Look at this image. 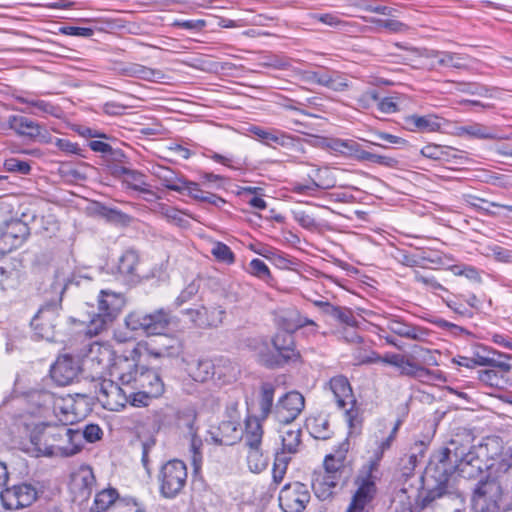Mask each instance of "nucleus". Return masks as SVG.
I'll list each match as a JSON object with an SVG mask.
<instances>
[{
	"instance_id": "obj_20",
	"label": "nucleus",
	"mask_w": 512,
	"mask_h": 512,
	"mask_svg": "<svg viewBox=\"0 0 512 512\" xmlns=\"http://www.w3.org/2000/svg\"><path fill=\"white\" fill-rule=\"evenodd\" d=\"M421 58V66L428 70H438L439 68L464 69L467 65L461 54L450 51L428 50L418 51Z\"/></svg>"
},
{
	"instance_id": "obj_13",
	"label": "nucleus",
	"mask_w": 512,
	"mask_h": 512,
	"mask_svg": "<svg viewBox=\"0 0 512 512\" xmlns=\"http://www.w3.org/2000/svg\"><path fill=\"white\" fill-rule=\"evenodd\" d=\"M377 476L368 472L358 470L354 478L355 492L346 512H369L368 506L377 494Z\"/></svg>"
},
{
	"instance_id": "obj_52",
	"label": "nucleus",
	"mask_w": 512,
	"mask_h": 512,
	"mask_svg": "<svg viewBox=\"0 0 512 512\" xmlns=\"http://www.w3.org/2000/svg\"><path fill=\"white\" fill-rule=\"evenodd\" d=\"M95 212L98 216L113 223H125L128 219L127 214L123 213L122 211L116 208L108 207L102 203H97L95 207Z\"/></svg>"
},
{
	"instance_id": "obj_7",
	"label": "nucleus",
	"mask_w": 512,
	"mask_h": 512,
	"mask_svg": "<svg viewBox=\"0 0 512 512\" xmlns=\"http://www.w3.org/2000/svg\"><path fill=\"white\" fill-rule=\"evenodd\" d=\"M273 350L269 348L266 340L262 341L258 350L259 362L269 369L280 368L290 362L297 361L300 353L296 350L294 335L285 331H278L271 339Z\"/></svg>"
},
{
	"instance_id": "obj_60",
	"label": "nucleus",
	"mask_w": 512,
	"mask_h": 512,
	"mask_svg": "<svg viewBox=\"0 0 512 512\" xmlns=\"http://www.w3.org/2000/svg\"><path fill=\"white\" fill-rule=\"evenodd\" d=\"M54 145L62 152L66 154H74L81 157H86L84 152L85 149L81 148L77 143H73L68 139L55 138Z\"/></svg>"
},
{
	"instance_id": "obj_61",
	"label": "nucleus",
	"mask_w": 512,
	"mask_h": 512,
	"mask_svg": "<svg viewBox=\"0 0 512 512\" xmlns=\"http://www.w3.org/2000/svg\"><path fill=\"white\" fill-rule=\"evenodd\" d=\"M452 272L457 276H464L467 279L480 283L482 281L479 270L471 265H455L451 268Z\"/></svg>"
},
{
	"instance_id": "obj_63",
	"label": "nucleus",
	"mask_w": 512,
	"mask_h": 512,
	"mask_svg": "<svg viewBox=\"0 0 512 512\" xmlns=\"http://www.w3.org/2000/svg\"><path fill=\"white\" fill-rule=\"evenodd\" d=\"M371 23L375 24L379 28H385L386 30L393 33L403 32L407 28L404 23L394 19L373 18Z\"/></svg>"
},
{
	"instance_id": "obj_8",
	"label": "nucleus",
	"mask_w": 512,
	"mask_h": 512,
	"mask_svg": "<svg viewBox=\"0 0 512 512\" xmlns=\"http://www.w3.org/2000/svg\"><path fill=\"white\" fill-rule=\"evenodd\" d=\"M97 312L93 313L85 325V333L89 336H96L110 325L119 315L125 305V297L110 289H103L98 295Z\"/></svg>"
},
{
	"instance_id": "obj_22",
	"label": "nucleus",
	"mask_w": 512,
	"mask_h": 512,
	"mask_svg": "<svg viewBox=\"0 0 512 512\" xmlns=\"http://www.w3.org/2000/svg\"><path fill=\"white\" fill-rule=\"evenodd\" d=\"M81 371L79 359L72 355L64 354L59 356L51 366L50 376L58 386H67L77 379Z\"/></svg>"
},
{
	"instance_id": "obj_10",
	"label": "nucleus",
	"mask_w": 512,
	"mask_h": 512,
	"mask_svg": "<svg viewBox=\"0 0 512 512\" xmlns=\"http://www.w3.org/2000/svg\"><path fill=\"white\" fill-rule=\"evenodd\" d=\"M327 146L335 153L359 162H369L390 168L395 167L398 163L393 157L365 149L363 145L353 139L333 138L329 140Z\"/></svg>"
},
{
	"instance_id": "obj_15",
	"label": "nucleus",
	"mask_w": 512,
	"mask_h": 512,
	"mask_svg": "<svg viewBox=\"0 0 512 512\" xmlns=\"http://www.w3.org/2000/svg\"><path fill=\"white\" fill-rule=\"evenodd\" d=\"M328 384L338 408L345 410L349 427H354L359 412L355 408L356 399L347 377L343 375L334 376Z\"/></svg>"
},
{
	"instance_id": "obj_40",
	"label": "nucleus",
	"mask_w": 512,
	"mask_h": 512,
	"mask_svg": "<svg viewBox=\"0 0 512 512\" xmlns=\"http://www.w3.org/2000/svg\"><path fill=\"white\" fill-rule=\"evenodd\" d=\"M122 498L123 497L119 496V493L115 488L109 487L103 489L96 494L94 503L90 507V512H105L112 505L117 511V502H119Z\"/></svg>"
},
{
	"instance_id": "obj_55",
	"label": "nucleus",
	"mask_w": 512,
	"mask_h": 512,
	"mask_svg": "<svg viewBox=\"0 0 512 512\" xmlns=\"http://www.w3.org/2000/svg\"><path fill=\"white\" fill-rule=\"evenodd\" d=\"M465 202L470 207L474 208L476 211H480L485 214H490V211L487 208H485L484 206H482L480 203H486L489 206L503 208L509 212H512V205H505V204H500L497 202H489L483 198H480V197H477L474 195H466Z\"/></svg>"
},
{
	"instance_id": "obj_64",
	"label": "nucleus",
	"mask_w": 512,
	"mask_h": 512,
	"mask_svg": "<svg viewBox=\"0 0 512 512\" xmlns=\"http://www.w3.org/2000/svg\"><path fill=\"white\" fill-rule=\"evenodd\" d=\"M249 267H250L251 274L262 279V280H267L268 278L271 277L269 267L261 259H258V258L253 259L250 262Z\"/></svg>"
},
{
	"instance_id": "obj_1",
	"label": "nucleus",
	"mask_w": 512,
	"mask_h": 512,
	"mask_svg": "<svg viewBox=\"0 0 512 512\" xmlns=\"http://www.w3.org/2000/svg\"><path fill=\"white\" fill-rule=\"evenodd\" d=\"M472 442L470 434H466V440L458 434L445 446L433 451L420 477L422 488L419 498L422 507L443 497L457 499L464 506V494L453 484L454 474L465 479H477L489 468L480 455L483 447Z\"/></svg>"
},
{
	"instance_id": "obj_39",
	"label": "nucleus",
	"mask_w": 512,
	"mask_h": 512,
	"mask_svg": "<svg viewBox=\"0 0 512 512\" xmlns=\"http://www.w3.org/2000/svg\"><path fill=\"white\" fill-rule=\"evenodd\" d=\"M154 175L165 188L182 193V187H184L186 179L179 176L174 170L165 166H157L154 169Z\"/></svg>"
},
{
	"instance_id": "obj_53",
	"label": "nucleus",
	"mask_w": 512,
	"mask_h": 512,
	"mask_svg": "<svg viewBox=\"0 0 512 512\" xmlns=\"http://www.w3.org/2000/svg\"><path fill=\"white\" fill-rule=\"evenodd\" d=\"M456 90L469 95H477L481 97L492 96V89L485 85L476 82H459L457 83Z\"/></svg>"
},
{
	"instance_id": "obj_3",
	"label": "nucleus",
	"mask_w": 512,
	"mask_h": 512,
	"mask_svg": "<svg viewBox=\"0 0 512 512\" xmlns=\"http://www.w3.org/2000/svg\"><path fill=\"white\" fill-rule=\"evenodd\" d=\"M34 448L45 456L69 457L75 455L72 428L67 424H37L30 433Z\"/></svg>"
},
{
	"instance_id": "obj_11",
	"label": "nucleus",
	"mask_w": 512,
	"mask_h": 512,
	"mask_svg": "<svg viewBox=\"0 0 512 512\" xmlns=\"http://www.w3.org/2000/svg\"><path fill=\"white\" fill-rule=\"evenodd\" d=\"M187 477V466L182 460H168L158 473L160 495L166 499L176 498L184 490Z\"/></svg>"
},
{
	"instance_id": "obj_46",
	"label": "nucleus",
	"mask_w": 512,
	"mask_h": 512,
	"mask_svg": "<svg viewBox=\"0 0 512 512\" xmlns=\"http://www.w3.org/2000/svg\"><path fill=\"white\" fill-rule=\"evenodd\" d=\"M328 316L339 324L346 325L351 328H356L358 326V320L354 316L353 310L349 307L333 305Z\"/></svg>"
},
{
	"instance_id": "obj_19",
	"label": "nucleus",
	"mask_w": 512,
	"mask_h": 512,
	"mask_svg": "<svg viewBox=\"0 0 512 512\" xmlns=\"http://www.w3.org/2000/svg\"><path fill=\"white\" fill-rule=\"evenodd\" d=\"M194 327L199 329L217 328L226 316L225 309L220 305H197L182 311Z\"/></svg>"
},
{
	"instance_id": "obj_62",
	"label": "nucleus",
	"mask_w": 512,
	"mask_h": 512,
	"mask_svg": "<svg viewBox=\"0 0 512 512\" xmlns=\"http://www.w3.org/2000/svg\"><path fill=\"white\" fill-rule=\"evenodd\" d=\"M117 512H146L145 506L132 497H123L117 502Z\"/></svg>"
},
{
	"instance_id": "obj_24",
	"label": "nucleus",
	"mask_w": 512,
	"mask_h": 512,
	"mask_svg": "<svg viewBox=\"0 0 512 512\" xmlns=\"http://www.w3.org/2000/svg\"><path fill=\"white\" fill-rule=\"evenodd\" d=\"M276 392V385L272 382H262L259 386L258 394L255 402L251 404L246 401L248 410H256V414L253 416L259 417L260 419L267 420L269 416L274 417L275 404L274 397Z\"/></svg>"
},
{
	"instance_id": "obj_12",
	"label": "nucleus",
	"mask_w": 512,
	"mask_h": 512,
	"mask_svg": "<svg viewBox=\"0 0 512 512\" xmlns=\"http://www.w3.org/2000/svg\"><path fill=\"white\" fill-rule=\"evenodd\" d=\"M62 309V297L42 305L30 321L33 335L37 339L56 341V327Z\"/></svg>"
},
{
	"instance_id": "obj_31",
	"label": "nucleus",
	"mask_w": 512,
	"mask_h": 512,
	"mask_svg": "<svg viewBox=\"0 0 512 512\" xmlns=\"http://www.w3.org/2000/svg\"><path fill=\"white\" fill-rule=\"evenodd\" d=\"M188 375L196 382L204 383L217 375L221 380V374L215 364L207 358L198 359L187 364Z\"/></svg>"
},
{
	"instance_id": "obj_2",
	"label": "nucleus",
	"mask_w": 512,
	"mask_h": 512,
	"mask_svg": "<svg viewBox=\"0 0 512 512\" xmlns=\"http://www.w3.org/2000/svg\"><path fill=\"white\" fill-rule=\"evenodd\" d=\"M417 356H406L399 353L387 352L380 355L376 351H370L364 358L359 360L360 364L382 363L399 369L401 376L410 378H436L440 379V371H432L425 366L438 365L436 357L430 349L415 347Z\"/></svg>"
},
{
	"instance_id": "obj_9",
	"label": "nucleus",
	"mask_w": 512,
	"mask_h": 512,
	"mask_svg": "<svg viewBox=\"0 0 512 512\" xmlns=\"http://www.w3.org/2000/svg\"><path fill=\"white\" fill-rule=\"evenodd\" d=\"M173 315L170 310L158 308L152 312H130L125 317V325L131 331H141L147 336L163 335L170 327Z\"/></svg>"
},
{
	"instance_id": "obj_56",
	"label": "nucleus",
	"mask_w": 512,
	"mask_h": 512,
	"mask_svg": "<svg viewBox=\"0 0 512 512\" xmlns=\"http://www.w3.org/2000/svg\"><path fill=\"white\" fill-rule=\"evenodd\" d=\"M326 73L327 68H321L318 70H301L298 74L300 79L307 84L323 86Z\"/></svg>"
},
{
	"instance_id": "obj_57",
	"label": "nucleus",
	"mask_w": 512,
	"mask_h": 512,
	"mask_svg": "<svg viewBox=\"0 0 512 512\" xmlns=\"http://www.w3.org/2000/svg\"><path fill=\"white\" fill-rule=\"evenodd\" d=\"M4 169L10 173H17L20 175H28L31 172V165L28 161L20 160L18 158H8L4 161Z\"/></svg>"
},
{
	"instance_id": "obj_49",
	"label": "nucleus",
	"mask_w": 512,
	"mask_h": 512,
	"mask_svg": "<svg viewBox=\"0 0 512 512\" xmlns=\"http://www.w3.org/2000/svg\"><path fill=\"white\" fill-rule=\"evenodd\" d=\"M127 396L128 404L133 407H147L152 399L159 397L157 395H151L145 390L134 389L132 385H128Z\"/></svg>"
},
{
	"instance_id": "obj_5",
	"label": "nucleus",
	"mask_w": 512,
	"mask_h": 512,
	"mask_svg": "<svg viewBox=\"0 0 512 512\" xmlns=\"http://www.w3.org/2000/svg\"><path fill=\"white\" fill-rule=\"evenodd\" d=\"M115 374L121 384L132 385L134 389L145 390L151 395L161 396L164 393V383L154 369L139 366L127 357L119 358L113 366Z\"/></svg>"
},
{
	"instance_id": "obj_4",
	"label": "nucleus",
	"mask_w": 512,
	"mask_h": 512,
	"mask_svg": "<svg viewBox=\"0 0 512 512\" xmlns=\"http://www.w3.org/2000/svg\"><path fill=\"white\" fill-rule=\"evenodd\" d=\"M509 487V477L493 467L478 480L472 489L471 506L475 512H499L504 490Z\"/></svg>"
},
{
	"instance_id": "obj_50",
	"label": "nucleus",
	"mask_w": 512,
	"mask_h": 512,
	"mask_svg": "<svg viewBox=\"0 0 512 512\" xmlns=\"http://www.w3.org/2000/svg\"><path fill=\"white\" fill-rule=\"evenodd\" d=\"M281 438L283 452L296 453L301 444V429H288Z\"/></svg>"
},
{
	"instance_id": "obj_38",
	"label": "nucleus",
	"mask_w": 512,
	"mask_h": 512,
	"mask_svg": "<svg viewBox=\"0 0 512 512\" xmlns=\"http://www.w3.org/2000/svg\"><path fill=\"white\" fill-rule=\"evenodd\" d=\"M358 101L363 106H368L371 102H377L378 110L385 114H392L398 111V104L394 99L392 97L380 99L377 89L367 90L360 96Z\"/></svg>"
},
{
	"instance_id": "obj_35",
	"label": "nucleus",
	"mask_w": 512,
	"mask_h": 512,
	"mask_svg": "<svg viewBox=\"0 0 512 512\" xmlns=\"http://www.w3.org/2000/svg\"><path fill=\"white\" fill-rule=\"evenodd\" d=\"M305 426L315 439L328 440L333 436V430L327 415H312L306 419Z\"/></svg>"
},
{
	"instance_id": "obj_45",
	"label": "nucleus",
	"mask_w": 512,
	"mask_h": 512,
	"mask_svg": "<svg viewBox=\"0 0 512 512\" xmlns=\"http://www.w3.org/2000/svg\"><path fill=\"white\" fill-rule=\"evenodd\" d=\"M247 463L252 472L260 473L268 467L269 457L264 454L261 446L248 447Z\"/></svg>"
},
{
	"instance_id": "obj_32",
	"label": "nucleus",
	"mask_w": 512,
	"mask_h": 512,
	"mask_svg": "<svg viewBox=\"0 0 512 512\" xmlns=\"http://www.w3.org/2000/svg\"><path fill=\"white\" fill-rule=\"evenodd\" d=\"M406 128L410 131L435 132L440 130L441 123L439 117L434 114L428 115H409L404 118Z\"/></svg>"
},
{
	"instance_id": "obj_34",
	"label": "nucleus",
	"mask_w": 512,
	"mask_h": 512,
	"mask_svg": "<svg viewBox=\"0 0 512 512\" xmlns=\"http://www.w3.org/2000/svg\"><path fill=\"white\" fill-rule=\"evenodd\" d=\"M457 134L480 140H497L502 138L496 128L476 122L457 127Z\"/></svg>"
},
{
	"instance_id": "obj_16",
	"label": "nucleus",
	"mask_w": 512,
	"mask_h": 512,
	"mask_svg": "<svg viewBox=\"0 0 512 512\" xmlns=\"http://www.w3.org/2000/svg\"><path fill=\"white\" fill-rule=\"evenodd\" d=\"M42 491L37 484L23 482L5 488L0 492V499L5 509L17 510L32 505Z\"/></svg>"
},
{
	"instance_id": "obj_17",
	"label": "nucleus",
	"mask_w": 512,
	"mask_h": 512,
	"mask_svg": "<svg viewBox=\"0 0 512 512\" xmlns=\"http://www.w3.org/2000/svg\"><path fill=\"white\" fill-rule=\"evenodd\" d=\"M30 228L20 219H10L0 225V254L20 247L29 237Z\"/></svg>"
},
{
	"instance_id": "obj_18",
	"label": "nucleus",
	"mask_w": 512,
	"mask_h": 512,
	"mask_svg": "<svg viewBox=\"0 0 512 512\" xmlns=\"http://www.w3.org/2000/svg\"><path fill=\"white\" fill-rule=\"evenodd\" d=\"M311 495L306 484L292 482L285 484L279 493V505L284 512H303Z\"/></svg>"
},
{
	"instance_id": "obj_48",
	"label": "nucleus",
	"mask_w": 512,
	"mask_h": 512,
	"mask_svg": "<svg viewBox=\"0 0 512 512\" xmlns=\"http://www.w3.org/2000/svg\"><path fill=\"white\" fill-rule=\"evenodd\" d=\"M172 347L164 346L156 348L152 346L150 343L147 342H139L136 344V346L131 351V357L134 361L135 356H139L144 350L149 356H152L154 358H165L172 355L171 352Z\"/></svg>"
},
{
	"instance_id": "obj_36",
	"label": "nucleus",
	"mask_w": 512,
	"mask_h": 512,
	"mask_svg": "<svg viewBox=\"0 0 512 512\" xmlns=\"http://www.w3.org/2000/svg\"><path fill=\"white\" fill-rule=\"evenodd\" d=\"M265 419L248 414L245 418L244 441L247 447L261 446Z\"/></svg>"
},
{
	"instance_id": "obj_14",
	"label": "nucleus",
	"mask_w": 512,
	"mask_h": 512,
	"mask_svg": "<svg viewBox=\"0 0 512 512\" xmlns=\"http://www.w3.org/2000/svg\"><path fill=\"white\" fill-rule=\"evenodd\" d=\"M30 400L37 405L39 408H49L53 405V409L56 411L60 409V411L65 415V421L73 423L76 419L85 416L86 411L85 408L83 411L78 409L80 405L79 399L69 398L68 401L64 399H57L55 395L46 390H37L30 393Z\"/></svg>"
},
{
	"instance_id": "obj_59",
	"label": "nucleus",
	"mask_w": 512,
	"mask_h": 512,
	"mask_svg": "<svg viewBox=\"0 0 512 512\" xmlns=\"http://www.w3.org/2000/svg\"><path fill=\"white\" fill-rule=\"evenodd\" d=\"M200 284L197 281L190 282L177 296L174 301L176 308L181 307L183 304L191 301L199 292Z\"/></svg>"
},
{
	"instance_id": "obj_41",
	"label": "nucleus",
	"mask_w": 512,
	"mask_h": 512,
	"mask_svg": "<svg viewBox=\"0 0 512 512\" xmlns=\"http://www.w3.org/2000/svg\"><path fill=\"white\" fill-rule=\"evenodd\" d=\"M195 419V417L193 418ZM187 427L189 429V432L191 433V441H190V448L189 452L191 454V464L193 467L194 474H197L200 472L202 463H203V455H202V440L200 437L196 434V428L194 426V420L190 421L187 424Z\"/></svg>"
},
{
	"instance_id": "obj_27",
	"label": "nucleus",
	"mask_w": 512,
	"mask_h": 512,
	"mask_svg": "<svg viewBox=\"0 0 512 512\" xmlns=\"http://www.w3.org/2000/svg\"><path fill=\"white\" fill-rule=\"evenodd\" d=\"M249 132L261 143L268 146L279 145L287 147L292 145L294 140L291 135L275 128H263L253 125L250 127Z\"/></svg>"
},
{
	"instance_id": "obj_6",
	"label": "nucleus",
	"mask_w": 512,
	"mask_h": 512,
	"mask_svg": "<svg viewBox=\"0 0 512 512\" xmlns=\"http://www.w3.org/2000/svg\"><path fill=\"white\" fill-rule=\"evenodd\" d=\"M128 385L114 382L106 378H92L89 381L88 391L76 393L75 397L80 400L96 399L103 408L109 411H120L128 404ZM88 405V402H85Z\"/></svg>"
},
{
	"instance_id": "obj_21",
	"label": "nucleus",
	"mask_w": 512,
	"mask_h": 512,
	"mask_svg": "<svg viewBox=\"0 0 512 512\" xmlns=\"http://www.w3.org/2000/svg\"><path fill=\"white\" fill-rule=\"evenodd\" d=\"M304 407L305 399L300 392H287L275 404L274 419L281 424H289L300 415Z\"/></svg>"
},
{
	"instance_id": "obj_43",
	"label": "nucleus",
	"mask_w": 512,
	"mask_h": 512,
	"mask_svg": "<svg viewBox=\"0 0 512 512\" xmlns=\"http://www.w3.org/2000/svg\"><path fill=\"white\" fill-rule=\"evenodd\" d=\"M16 101L21 104H26L28 106H31L36 109V111H29V110H21L22 112H27L35 115H39V113L43 114H49L52 116H57L59 112V107L53 105L52 103L41 100V99H34L30 97H24V96H17Z\"/></svg>"
},
{
	"instance_id": "obj_28",
	"label": "nucleus",
	"mask_w": 512,
	"mask_h": 512,
	"mask_svg": "<svg viewBox=\"0 0 512 512\" xmlns=\"http://www.w3.org/2000/svg\"><path fill=\"white\" fill-rule=\"evenodd\" d=\"M279 331H285L294 334L298 329L305 326L311 327V331L315 333L318 325L312 319L301 316L297 310H292L279 315L276 318Z\"/></svg>"
},
{
	"instance_id": "obj_29",
	"label": "nucleus",
	"mask_w": 512,
	"mask_h": 512,
	"mask_svg": "<svg viewBox=\"0 0 512 512\" xmlns=\"http://www.w3.org/2000/svg\"><path fill=\"white\" fill-rule=\"evenodd\" d=\"M242 438L240 423L235 420H223L216 432H211V440L216 445L231 446Z\"/></svg>"
},
{
	"instance_id": "obj_58",
	"label": "nucleus",
	"mask_w": 512,
	"mask_h": 512,
	"mask_svg": "<svg viewBox=\"0 0 512 512\" xmlns=\"http://www.w3.org/2000/svg\"><path fill=\"white\" fill-rule=\"evenodd\" d=\"M212 255L220 262H223L225 264H233L235 262V255L231 248L222 243L217 242L211 251Z\"/></svg>"
},
{
	"instance_id": "obj_30",
	"label": "nucleus",
	"mask_w": 512,
	"mask_h": 512,
	"mask_svg": "<svg viewBox=\"0 0 512 512\" xmlns=\"http://www.w3.org/2000/svg\"><path fill=\"white\" fill-rule=\"evenodd\" d=\"M13 130L17 135L36 141L39 134L40 123L22 115H9L5 126Z\"/></svg>"
},
{
	"instance_id": "obj_54",
	"label": "nucleus",
	"mask_w": 512,
	"mask_h": 512,
	"mask_svg": "<svg viewBox=\"0 0 512 512\" xmlns=\"http://www.w3.org/2000/svg\"><path fill=\"white\" fill-rule=\"evenodd\" d=\"M149 425L154 432H159L162 428L171 423V415L165 409H158L151 412L148 417Z\"/></svg>"
},
{
	"instance_id": "obj_26",
	"label": "nucleus",
	"mask_w": 512,
	"mask_h": 512,
	"mask_svg": "<svg viewBox=\"0 0 512 512\" xmlns=\"http://www.w3.org/2000/svg\"><path fill=\"white\" fill-rule=\"evenodd\" d=\"M95 483L92 468L83 465L72 474L70 487L76 498L85 501L91 496Z\"/></svg>"
},
{
	"instance_id": "obj_47",
	"label": "nucleus",
	"mask_w": 512,
	"mask_h": 512,
	"mask_svg": "<svg viewBox=\"0 0 512 512\" xmlns=\"http://www.w3.org/2000/svg\"><path fill=\"white\" fill-rule=\"evenodd\" d=\"M323 87L336 92H343L349 88V81L344 73L327 69Z\"/></svg>"
},
{
	"instance_id": "obj_33",
	"label": "nucleus",
	"mask_w": 512,
	"mask_h": 512,
	"mask_svg": "<svg viewBox=\"0 0 512 512\" xmlns=\"http://www.w3.org/2000/svg\"><path fill=\"white\" fill-rule=\"evenodd\" d=\"M140 263V257L136 250L127 249L118 258L116 270L119 275L125 279L133 280L138 277L137 269Z\"/></svg>"
},
{
	"instance_id": "obj_51",
	"label": "nucleus",
	"mask_w": 512,
	"mask_h": 512,
	"mask_svg": "<svg viewBox=\"0 0 512 512\" xmlns=\"http://www.w3.org/2000/svg\"><path fill=\"white\" fill-rule=\"evenodd\" d=\"M327 188H329V186L322 185L321 183L317 182L311 175H308V179L305 180V183H293L292 191L296 194L313 196L319 190Z\"/></svg>"
},
{
	"instance_id": "obj_25",
	"label": "nucleus",
	"mask_w": 512,
	"mask_h": 512,
	"mask_svg": "<svg viewBox=\"0 0 512 512\" xmlns=\"http://www.w3.org/2000/svg\"><path fill=\"white\" fill-rule=\"evenodd\" d=\"M379 331L391 333L409 340H423L427 336V331L408 322H405L398 316H389L386 318L385 326H380Z\"/></svg>"
},
{
	"instance_id": "obj_23",
	"label": "nucleus",
	"mask_w": 512,
	"mask_h": 512,
	"mask_svg": "<svg viewBox=\"0 0 512 512\" xmlns=\"http://www.w3.org/2000/svg\"><path fill=\"white\" fill-rule=\"evenodd\" d=\"M474 366H488L499 369L501 372H510L512 366L507 361L512 355L499 352L492 347L478 344L472 350Z\"/></svg>"
},
{
	"instance_id": "obj_42",
	"label": "nucleus",
	"mask_w": 512,
	"mask_h": 512,
	"mask_svg": "<svg viewBox=\"0 0 512 512\" xmlns=\"http://www.w3.org/2000/svg\"><path fill=\"white\" fill-rule=\"evenodd\" d=\"M124 71L128 76L151 82H160L165 77L162 70L141 64H131Z\"/></svg>"
},
{
	"instance_id": "obj_37",
	"label": "nucleus",
	"mask_w": 512,
	"mask_h": 512,
	"mask_svg": "<svg viewBox=\"0 0 512 512\" xmlns=\"http://www.w3.org/2000/svg\"><path fill=\"white\" fill-rule=\"evenodd\" d=\"M103 436V431L98 424H87L84 429H72V443L75 454L83 448L84 441L94 443L99 441Z\"/></svg>"
},
{
	"instance_id": "obj_44",
	"label": "nucleus",
	"mask_w": 512,
	"mask_h": 512,
	"mask_svg": "<svg viewBox=\"0 0 512 512\" xmlns=\"http://www.w3.org/2000/svg\"><path fill=\"white\" fill-rule=\"evenodd\" d=\"M122 183L134 191L153 195V192L148 188L146 175L138 170L129 169Z\"/></svg>"
}]
</instances>
